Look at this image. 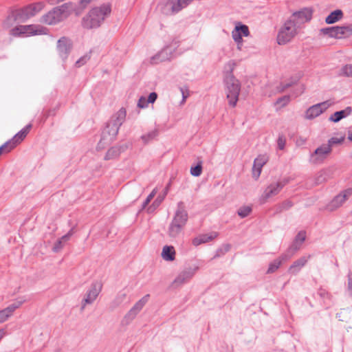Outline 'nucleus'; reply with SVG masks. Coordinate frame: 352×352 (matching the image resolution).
<instances>
[{"label": "nucleus", "mask_w": 352, "mask_h": 352, "mask_svg": "<svg viewBox=\"0 0 352 352\" xmlns=\"http://www.w3.org/2000/svg\"><path fill=\"white\" fill-rule=\"evenodd\" d=\"M126 110L121 108L118 112L113 114L107 123L105 128L102 130L101 138L98 144V150L103 149L106 146L114 140L118 133L119 129L126 118Z\"/></svg>", "instance_id": "f257e3e1"}, {"label": "nucleus", "mask_w": 352, "mask_h": 352, "mask_svg": "<svg viewBox=\"0 0 352 352\" xmlns=\"http://www.w3.org/2000/svg\"><path fill=\"white\" fill-rule=\"evenodd\" d=\"M111 11L109 4L91 9L82 19V25L86 29L97 28L101 25Z\"/></svg>", "instance_id": "f03ea898"}, {"label": "nucleus", "mask_w": 352, "mask_h": 352, "mask_svg": "<svg viewBox=\"0 0 352 352\" xmlns=\"http://www.w3.org/2000/svg\"><path fill=\"white\" fill-rule=\"evenodd\" d=\"M226 96L230 106L234 107L239 100L241 83L232 74L228 73L224 78Z\"/></svg>", "instance_id": "7ed1b4c3"}, {"label": "nucleus", "mask_w": 352, "mask_h": 352, "mask_svg": "<svg viewBox=\"0 0 352 352\" xmlns=\"http://www.w3.org/2000/svg\"><path fill=\"white\" fill-rule=\"evenodd\" d=\"M69 14V5L64 3L53 8L51 11L43 15L41 21L47 25L56 24L66 19Z\"/></svg>", "instance_id": "20e7f679"}, {"label": "nucleus", "mask_w": 352, "mask_h": 352, "mask_svg": "<svg viewBox=\"0 0 352 352\" xmlns=\"http://www.w3.org/2000/svg\"><path fill=\"white\" fill-rule=\"evenodd\" d=\"M299 29L293 23V21L288 19L280 28L277 36V42L279 45H285L291 41L297 34Z\"/></svg>", "instance_id": "39448f33"}, {"label": "nucleus", "mask_w": 352, "mask_h": 352, "mask_svg": "<svg viewBox=\"0 0 352 352\" xmlns=\"http://www.w3.org/2000/svg\"><path fill=\"white\" fill-rule=\"evenodd\" d=\"M320 32L336 39L347 38L352 35V24L322 28Z\"/></svg>", "instance_id": "423d86ee"}, {"label": "nucleus", "mask_w": 352, "mask_h": 352, "mask_svg": "<svg viewBox=\"0 0 352 352\" xmlns=\"http://www.w3.org/2000/svg\"><path fill=\"white\" fill-rule=\"evenodd\" d=\"M43 32V28L36 25H19L10 30V34L14 36L38 35L42 34Z\"/></svg>", "instance_id": "0eeeda50"}, {"label": "nucleus", "mask_w": 352, "mask_h": 352, "mask_svg": "<svg viewBox=\"0 0 352 352\" xmlns=\"http://www.w3.org/2000/svg\"><path fill=\"white\" fill-rule=\"evenodd\" d=\"M331 152L332 148L329 147V145L323 144L310 155L309 162L313 164H320L330 155Z\"/></svg>", "instance_id": "6e6552de"}, {"label": "nucleus", "mask_w": 352, "mask_h": 352, "mask_svg": "<svg viewBox=\"0 0 352 352\" xmlns=\"http://www.w3.org/2000/svg\"><path fill=\"white\" fill-rule=\"evenodd\" d=\"M289 180L287 179H284L281 181H278L276 182H274L270 184L264 190L262 196H261V202L265 203L267 200L272 197L276 195H278L283 188L287 184Z\"/></svg>", "instance_id": "1a4fd4ad"}, {"label": "nucleus", "mask_w": 352, "mask_h": 352, "mask_svg": "<svg viewBox=\"0 0 352 352\" xmlns=\"http://www.w3.org/2000/svg\"><path fill=\"white\" fill-rule=\"evenodd\" d=\"M31 17V14L28 13L27 7L18 9L13 11L3 23L6 28H9L15 21L25 22Z\"/></svg>", "instance_id": "9d476101"}, {"label": "nucleus", "mask_w": 352, "mask_h": 352, "mask_svg": "<svg viewBox=\"0 0 352 352\" xmlns=\"http://www.w3.org/2000/svg\"><path fill=\"white\" fill-rule=\"evenodd\" d=\"M102 289V285L99 283L91 284L81 302L80 310L83 311L87 305H91L97 298Z\"/></svg>", "instance_id": "9b49d317"}, {"label": "nucleus", "mask_w": 352, "mask_h": 352, "mask_svg": "<svg viewBox=\"0 0 352 352\" xmlns=\"http://www.w3.org/2000/svg\"><path fill=\"white\" fill-rule=\"evenodd\" d=\"M311 10L308 8H304L294 12L289 19L293 21V23H294L298 29H300L304 23L311 20Z\"/></svg>", "instance_id": "f8f14e48"}, {"label": "nucleus", "mask_w": 352, "mask_h": 352, "mask_svg": "<svg viewBox=\"0 0 352 352\" xmlns=\"http://www.w3.org/2000/svg\"><path fill=\"white\" fill-rule=\"evenodd\" d=\"M332 102L329 100H327L323 102H320L316 104H314L310 107L305 111V118L307 120H313L315 118L319 116L322 114L326 109H327L331 105Z\"/></svg>", "instance_id": "ddd939ff"}, {"label": "nucleus", "mask_w": 352, "mask_h": 352, "mask_svg": "<svg viewBox=\"0 0 352 352\" xmlns=\"http://www.w3.org/2000/svg\"><path fill=\"white\" fill-rule=\"evenodd\" d=\"M149 297V294H146L144 296H143L126 313V314L124 317V320L126 321V323L131 322L136 317V316L140 313V311L142 309L144 306L148 302Z\"/></svg>", "instance_id": "4468645a"}, {"label": "nucleus", "mask_w": 352, "mask_h": 352, "mask_svg": "<svg viewBox=\"0 0 352 352\" xmlns=\"http://www.w3.org/2000/svg\"><path fill=\"white\" fill-rule=\"evenodd\" d=\"M352 195V189L349 188L336 196L331 202L326 206L329 211H333L341 206L344 201Z\"/></svg>", "instance_id": "2eb2a0df"}, {"label": "nucleus", "mask_w": 352, "mask_h": 352, "mask_svg": "<svg viewBox=\"0 0 352 352\" xmlns=\"http://www.w3.org/2000/svg\"><path fill=\"white\" fill-rule=\"evenodd\" d=\"M188 219V212L185 209L184 204L180 201L177 204V209L175 213L172 223L185 226Z\"/></svg>", "instance_id": "dca6fc26"}, {"label": "nucleus", "mask_w": 352, "mask_h": 352, "mask_svg": "<svg viewBox=\"0 0 352 352\" xmlns=\"http://www.w3.org/2000/svg\"><path fill=\"white\" fill-rule=\"evenodd\" d=\"M32 124H29L25 126L23 129H22L20 131H19L11 140L6 142L8 143V146H10V149H13L15 148L19 144H20L26 137V135L30 132L32 129Z\"/></svg>", "instance_id": "f3484780"}, {"label": "nucleus", "mask_w": 352, "mask_h": 352, "mask_svg": "<svg viewBox=\"0 0 352 352\" xmlns=\"http://www.w3.org/2000/svg\"><path fill=\"white\" fill-rule=\"evenodd\" d=\"M72 43L70 39L67 37H61L57 42V50L59 56L63 58H67L71 49Z\"/></svg>", "instance_id": "a211bd4d"}, {"label": "nucleus", "mask_w": 352, "mask_h": 352, "mask_svg": "<svg viewBox=\"0 0 352 352\" xmlns=\"http://www.w3.org/2000/svg\"><path fill=\"white\" fill-rule=\"evenodd\" d=\"M25 300H17L16 302L10 305L6 308L0 311V323L4 322L6 321L14 312V311L19 308L23 303L25 302Z\"/></svg>", "instance_id": "6ab92c4d"}, {"label": "nucleus", "mask_w": 352, "mask_h": 352, "mask_svg": "<svg viewBox=\"0 0 352 352\" xmlns=\"http://www.w3.org/2000/svg\"><path fill=\"white\" fill-rule=\"evenodd\" d=\"M195 0H168V4L170 6L172 14H176L186 8Z\"/></svg>", "instance_id": "aec40b11"}, {"label": "nucleus", "mask_w": 352, "mask_h": 352, "mask_svg": "<svg viewBox=\"0 0 352 352\" xmlns=\"http://www.w3.org/2000/svg\"><path fill=\"white\" fill-rule=\"evenodd\" d=\"M250 31L248 25L237 23L232 32V37L234 41L241 40L242 36H248Z\"/></svg>", "instance_id": "412c9836"}, {"label": "nucleus", "mask_w": 352, "mask_h": 352, "mask_svg": "<svg viewBox=\"0 0 352 352\" xmlns=\"http://www.w3.org/2000/svg\"><path fill=\"white\" fill-rule=\"evenodd\" d=\"M306 234L305 232H300L296 236L295 241L288 248L287 252L292 256L298 250H299L301 244L305 241Z\"/></svg>", "instance_id": "4be33fe9"}, {"label": "nucleus", "mask_w": 352, "mask_h": 352, "mask_svg": "<svg viewBox=\"0 0 352 352\" xmlns=\"http://www.w3.org/2000/svg\"><path fill=\"white\" fill-rule=\"evenodd\" d=\"M195 271L189 269L182 272L174 280L173 284L175 286L181 285L188 281L194 275Z\"/></svg>", "instance_id": "5701e85b"}, {"label": "nucleus", "mask_w": 352, "mask_h": 352, "mask_svg": "<svg viewBox=\"0 0 352 352\" xmlns=\"http://www.w3.org/2000/svg\"><path fill=\"white\" fill-rule=\"evenodd\" d=\"M291 256H292L288 254V252L282 254L278 258L274 260L270 264L267 272L268 274L274 273L279 268L283 261L289 259Z\"/></svg>", "instance_id": "b1692460"}, {"label": "nucleus", "mask_w": 352, "mask_h": 352, "mask_svg": "<svg viewBox=\"0 0 352 352\" xmlns=\"http://www.w3.org/2000/svg\"><path fill=\"white\" fill-rule=\"evenodd\" d=\"M170 49L169 47L164 48L157 54L153 56L151 60L152 64H157L170 59Z\"/></svg>", "instance_id": "393cba45"}, {"label": "nucleus", "mask_w": 352, "mask_h": 352, "mask_svg": "<svg viewBox=\"0 0 352 352\" xmlns=\"http://www.w3.org/2000/svg\"><path fill=\"white\" fill-rule=\"evenodd\" d=\"M310 257L302 256L298 260L295 261L293 264L289 268V272L292 274H298L301 268L305 265L307 263L308 258Z\"/></svg>", "instance_id": "a878e982"}, {"label": "nucleus", "mask_w": 352, "mask_h": 352, "mask_svg": "<svg viewBox=\"0 0 352 352\" xmlns=\"http://www.w3.org/2000/svg\"><path fill=\"white\" fill-rule=\"evenodd\" d=\"M126 148L127 146L126 145L120 146H113L110 148L107 151L104 156V160H109L118 157L120 155V154L122 152H123Z\"/></svg>", "instance_id": "bb28decb"}, {"label": "nucleus", "mask_w": 352, "mask_h": 352, "mask_svg": "<svg viewBox=\"0 0 352 352\" xmlns=\"http://www.w3.org/2000/svg\"><path fill=\"white\" fill-rule=\"evenodd\" d=\"M352 112V109L351 107H347L343 110L336 111L333 114H332L329 120L333 122H338L341 120L342 118H346L349 116Z\"/></svg>", "instance_id": "cd10ccee"}, {"label": "nucleus", "mask_w": 352, "mask_h": 352, "mask_svg": "<svg viewBox=\"0 0 352 352\" xmlns=\"http://www.w3.org/2000/svg\"><path fill=\"white\" fill-rule=\"evenodd\" d=\"M74 234V229L72 228L66 234L59 239L54 244L53 247V251L54 252H59L63 248V243L67 241Z\"/></svg>", "instance_id": "c85d7f7f"}, {"label": "nucleus", "mask_w": 352, "mask_h": 352, "mask_svg": "<svg viewBox=\"0 0 352 352\" xmlns=\"http://www.w3.org/2000/svg\"><path fill=\"white\" fill-rule=\"evenodd\" d=\"M162 257L167 261H173L175 258V250L173 246L165 245L162 252Z\"/></svg>", "instance_id": "c756f323"}, {"label": "nucleus", "mask_w": 352, "mask_h": 352, "mask_svg": "<svg viewBox=\"0 0 352 352\" xmlns=\"http://www.w3.org/2000/svg\"><path fill=\"white\" fill-rule=\"evenodd\" d=\"M343 17V12L341 10H336L331 12L325 19V22L327 24L335 23Z\"/></svg>", "instance_id": "7c9ffc66"}, {"label": "nucleus", "mask_w": 352, "mask_h": 352, "mask_svg": "<svg viewBox=\"0 0 352 352\" xmlns=\"http://www.w3.org/2000/svg\"><path fill=\"white\" fill-rule=\"evenodd\" d=\"M217 236L216 233H212L210 234H202L198 237L195 238L192 240V244L195 246L199 245L201 243L209 242L214 239Z\"/></svg>", "instance_id": "2f4dec72"}, {"label": "nucleus", "mask_w": 352, "mask_h": 352, "mask_svg": "<svg viewBox=\"0 0 352 352\" xmlns=\"http://www.w3.org/2000/svg\"><path fill=\"white\" fill-rule=\"evenodd\" d=\"M184 227L181 225L170 223L168 230V234L171 238L177 237Z\"/></svg>", "instance_id": "473e14b6"}, {"label": "nucleus", "mask_w": 352, "mask_h": 352, "mask_svg": "<svg viewBox=\"0 0 352 352\" xmlns=\"http://www.w3.org/2000/svg\"><path fill=\"white\" fill-rule=\"evenodd\" d=\"M43 2H38L33 4H30L27 7L28 13L31 14V17L36 15L38 12H39L44 8Z\"/></svg>", "instance_id": "72a5a7b5"}, {"label": "nucleus", "mask_w": 352, "mask_h": 352, "mask_svg": "<svg viewBox=\"0 0 352 352\" xmlns=\"http://www.w3.org/2000/svg\"><path fill=\"white\" fill-rule=\"evenodd\" d=\"M126 294L122 292H119L113 300L111 302V307L115 309L120 305L126 299Z\"/></svg>", "instance_id": "f704fd0d"}, {"label": "nucleus", "mask_w": 352, "mask_h": 352, "mask_svg": "<svg viewBox=\"0 0 352 352\" xmlns=\"http://www.w3.org/2000/svg\"><path fill=\"white\" fill-rule=\"evenodd\" d=\"M202 172V161H199L197 164L191 167L190 168V174L195 177H199L201 175Z\"/></svg>", "instance_id": "c9c22d12"}, {"label": "nucleus", "mask_w": 352, "mask_h": 352, "mask_svg": "<svg viewBox=\"0 0 352 352\" xmlns=\"http://www.w3.org/2000/svg\"><path fill=\"white\" fill-rule=\"evenodd\" d=\"M230 249V245L224 244L221 248H219L215 253L214 258L220 257L226 254Z\"/></svg>", "instance_id": "e433bc0d"}, {"label": "nucleus", "mask_w": 352, "mask_h": 352, "mask_svg": "<svg viewBox=\"0 0 352 352\" xmlns=\"http://www.w3.org/2000/svg\"><path fill=\"white\" fill-rule=\"evenodd\" d=\"M158 134L157 130L155 129L148 132L146 135H142L141 138L144 143L148 142L150 140L154 139Z\"/></svg>", "instance_id": "4c0bfd02"}, {"label": "nucleus", "mask_w": 352, "mask_h": 352, "mask_svg": "<svg viewBox=\"0 0 352 352\" xmlns=\"http://www.w3.org/2000/svg\"><path fill=\"white\" fill-rule=\"evenodd\" d=\"M252 211L250 206H243L239 209L237 213L241 218H245L250 214Z\"/></svg>", "instance_id": "58836bf2"}, {"label": "nucleus", "mask_w": 352, "mask_h": 352, "mask_svg": "<svg viewBox=\"0 0 352 352\" xmlns=\"http://www.w3.org/2000/svg\"><path fill=\"white\" fill-rule=\"evenodd\" d=\"M344 141V138H331L328 140L327 145H329V147L332 148V146L335 144H341Z\"/></svg>", "instance_id": "ea45409f"}, {"label": "nucleus", "mask_w": 352, "mask_h": 352, "mask_svg": "<svg viewBox=\"0 0 352 352\" xmlns=\"http://www.w3.org/2000/svg\"><path fill=\"white\" fill-rule=\"evenodd\" d=\"M262 167H260L259 165H256L255 161L254 162V165L252 168V174L253 177L255 178V179H257L258 177L261 175Z\"/></svg>", "instance_id": "a19ab883"}, {"label": "nucleus", "mask_w": 352, "mask_h": 352, "mask_svg": "<svg viewBox=\"0 0 352 352\" xmlns=\"http://www.w3.org/2000/svg\"><path fill=\"white\" fill-rule=\"evenodd\" d=\"M157 190L153 189V191L148 195L146 200L142 204V209H144L146 206L150 203V201L153 199V198L156 195Z\"/></svg>", "instance_id": "79ce46f5"}, {"label": "nucleus", "mask_w": 352, "mask_h": 352, "mask_svg": "<svg viewBox=\"0 0 352 352\" xmlns=\"http://www.w3.org/2000/svg\"><path fill=\"white\" fill-rule=\"evenodd\" d=\"M286 144V139L283 135H280L277 140L278 148L280 150H283Z\"/></svg>", "instance_id": "37998d69"}, {"label": "nucleus", "mask_w": 352, "mask_h": 352, "mask_svg": "<svg viewBox=\"0 0 352 352\" xmlns=\"http://www.w3.org/2000/svg\"><path fill=\"white\" fill-rule=\"evenodd\" d=\"M89 59H90V55L86 54V55L83 56L82 57H81L80 58H79L76 62V65L78 67H81L82 65H85Z\"/></svg>", "instance_id": "c03bdc74"}, {"label": "nucleus", "mask_w": 352, "mask_h": 352, "mask_svg": "<svg viewBox=\"0 0 352 352\" xmlns=\"http://www.w3.org/2000/svg\"><path fill=\"white\" fill-rule=\"evenodd\" d=\"M342 73L346 76L352 77V65H346L342 69Z\"/></svg>", "instance_id": "a18cd8bd"}, {"label": "nucleus", "mask_w": 352, "mask_h": 352, "mask_svg": "<svg viewBox=\"0 0 352 352\" xmlns=\"http://www.w3.org/2000/svg\"><path fill=\"white\" fill-rule=\"evenodd\" d=\"M256 165H259L260 167H263L266 163L267 160L264 156H259L254 160Z\"/></svg>", "instance_id": "49530a36"}, {"label": "nucleus", "mask_w": 352, "mask_h": 352, "mask_svg": "<svg viewBox=\"0 0 352 352\" xmlns=\"http://www.w3.org/2000/svg\"><path fill=\"white\" fill-rule=\"evenodd\" d=\"M292 206V203L290 201H285L283 203L281 204L280 206V211L288 210Z\"/></svg>", "instance_id": "de8ad7c7"}, {"label": "nucleus", "mask_w": 352, "mask_h": 352, "mask_svg": "<svg viewBox=\"0 0 352 352\" xmlns=\"http://www.w3.org/2000/svg\"><path fill=\"white\" fill-rule=\"evenodd\" d=\"M290 100V97L289 96H285L278 99L277 103H282V105H286Z\"/></svg>", "instance_id": "09e8293b"}, {"label": "nucleus", "mask_w": 352, "mask_h": 352, "mask_svg": "<svg viewBox=\"0 0 352 352\" xmlns=\"http://www.w3.org/2000/svg\"><path fill=\"white\" fill-rule=\"evenodd\" d=\"M147 104H148L147 100L144 97H141L139 99L138 106L140 108H144L147 106Z\"/></svg>", "instance_id": "8fccbe9b"}, {"label": "nucleus", "mask_w": 352, "mask_h": 352, "mask_svg": "<svg viewBox=\"0 0 352 352\" xmlns=\"http://www.w3.org/2000/svg\"><path fill=\"white\" fill-rule=\"evenodd\" d=\"M348 291L351 296H352V272L348 275Z\"/></svg>", "instance_id": "3c124183"}, {"label": "nucleus", "mask_w": 352, "mask_h": 352, "mask_svg": "<svg viewBox=\"0 0 352 352\" xmlns=\"http://www.w3.org/2000/svg\"><path fill=\"white\" fill-rule=\"evenodd\" d=\"M157 98V95L155 92H152L149 94L147 100L148 103H153Z\"/></svg>", "instance_id": "603ef678"}, {"label": "nucleus", "mask_w": 352, "mask_h": 352, "mask_svg": "<svg viewBox=\"0 0 352 352\" xmlns=\"http://www.w3.org/2000/svg\"><path fill=\"white\" fill-rule=\"evenodd\" d=\"M307 141V139L306 138H304L302 137H298L296 138V144L298 146H302L305 144Z\"/></svg>", "instance_id": "864d4df0"}, {"label": "nucleus", "mask_w": 352, "mask_h": 352, "mask_svg": "<svg viewBox=\"0 0 352 352\" xmlns=\"http://www.w3.org/2000/svg\"><path fill=\"white\" fill-rule=\"evenodd\" d=\"M92 0H80V3L82 8H85Z\"/></svg>", "instance_id": "5fc2aeb1"}, {"label": "nucleus", "mask_w": 352, "mask_h": 352, "mask_svg": "<svg viewBox=\"0 0 352 352\" xmlns=\"http://www.w3.org/2000/svg\"><path fill=\"white\" fill-rule=\"evenodd\" d=\"M236 44H237V48L241 50V47H242V45H243V38H241V40H236V41H234Z\"/></svg>", "instance_id": "6e6d98bb"}, {"label": "nucleus", "mask_w": 352, "mask_h": 352, "mask_svg": "<svg viewBox=\"0 0 352 352\" xmlns=\"http://www.w3.org/2000/svg\"><path fill=\"white\" fill-rule=\"evenodd\" d=\"M292 85V83H286L285 85H282V88H281V91H285L286 89L289 88V87H291Z\"/></svg>", "instance_id": "4d7b16f0"}, {"label": "nucleus", "mask_w": 352, "mask_h": 352, "mask_svg": "<svg viewBox=\"0 0 352 352\" xmlns=\"http://www.w3.org/2000/svg\"><path fill=\"white\" fill-rule=\"evenodd\" d=\"M348 139L352 141V129H349L348 131Z\"/></svg>", "instance_id": "13d9d810"}, {"label": "nucleus", "mask_w": 352, "mask_h": 352, "mask_svg": "<svg viewBox=\"0 0 352 352\" xmlns=\"http://www.w3.org/2000/svg\"><path fill=\"white\" fill-rule=\"evenodd\" d=\"M3 336H4L3 329H0V340L3 338Z\"/></svg>", "instance_id": "bf43d9fd"}, {"label": "nucleus", "mask_w": 352, "mask_h": 352, "mask_svg": "<svg viewBox=\"0 0 352 352\" xmlns=\"http://www.w3.org/2000/svg\"><path fill=\"white\" fill-rule=\"evenodd\" d=\"M158 199H159V198H157V199L154 201L153 204H155L157 201L156 205L158 206L162 201V199H160V200H158Z\"/></svg>", "instance_id": "052dcab7"}, {"label": "nucleus", "mask_w": 352, "mask_h": 352, "mask_svg": "<svg viewBox=\"0 0 352 352\" xmlns=\"http://www.w3.org/2000/svg\"><path fill=\"white\" fill-rule=\"evenodd\" d=\"M50 115V112H47L46 113L44 114V116H45V118H47Z\"/></svg>", "instance_id": "680f3d73"}, {"label": "nucleus", "mask_w": 352, "mask_h": 352, "mask_svg": "<svg viewBox=\"0 0 352 352\" xmlns=\"http://www.w3.org/2000/svg\"><path fill=\"white\" fill-rule=\"evenodd\" d=\"M182 95H183V100H185L186 96H184V94L183 91H182Z\"/></svg>", "instance_id": "e2e57ef3"}]
</instances>
